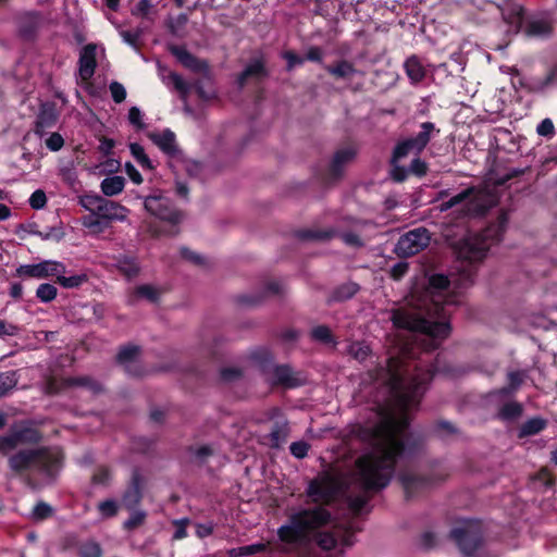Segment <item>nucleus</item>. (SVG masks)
Instances as JSON below:
<instances>
[{
	"label": "nucleus",
	"instance_id": "obj_21",
	"mask_svg": "<svg viewBox=\"0 0 557 557\" xmlns=\"http://www.w3.org/2000/svg\"><path fill=\"white\" fill-rule=\"evenodd\" d=\"M139 354V346L136 345H126L122 347L117 354V361L122 366H124L125 371L133 375H139L140 373L137 371H133V366L136 361V358Z\"/></svg>",
	"mask_w": 557,
	"mask_h": 557
},
{
	"label": "nucleus",
	"instance_id": "obj_33",
	"mask_svg": "<svg viewBox=\"0 0 557 557\" xmlns=\"http://www.w3.org/2000/svg\"><path fill=\"white\" fill-rule=\"evenodd\" d=\"M129 151L133 158L137 161V163L144 170H152L153 165L147 153L145 152L144 147L140 144L132 143L129 144Z\"/></svg>",
	"mask_w": 557,
	"mask_h": 557
},
{
	"label": "nucleus",
	"instance_id": "obj_4",
	"mask_svg": "<svg viewBox=\"0 0 557 557\" xmlns=\"http://www.w3.org/2000/svg\"><path fill=\"white\" fill-rule=\"evenodd\" d=\"M63 455L57 448L22 449L12 455L9 466L14 471L32 470L53 479L62 468Z\"/></svg>",
	"mask_w": 557,
	"mask_h": 557
},
{
	"label": "nucleus",
	"instance_id": "obj_13",
	"mask_svg": "<svg viewBox=\"0 0 557 557\" xmlns=\"http://www.w3.org/2000/svg\"><path fill=\"white\" fill-rule=\"evenodd\" d=\"M39 435L32 428L15 429L8 435L0 436V451L7 453L15 448L20 443L37 442Z\"/></svg>",
	"mask_w": 557,
	"mask_h": 557
},
{
	"label": "nucleus",
	"instance_id": "obj_64",
	"mask_svg": "<svg viewBox=\"0 0 557 557\" xmlns=\"http://www.w3.org/2000/svg\"><path fill=\"white\" fill-rule=\"evenodd\" d=\"M173 523L175 527V532L173 534V539L182 540V539L186 537L187 536L186 527L188 523V519L175 520Z\"/></svg>",
	"mask_w": 557,
	"mask_h": 557
},
{
	"label": "nucleus",
	"instance_id": "obj_53",
	"mask_svg": "<svg viewBox=\"0 0 557 557\" xmlns=\"http://www.w3.org/2000/svg\"><path fill=\"white\" fill-rule=\"evenodd\" d=\"M29 206L35 210L42 209L47 203V197L44 190L37 189L35 190L28 200Z\"/></svg>",
	"mask_w": 557,
	"mask_h": 557
},
{
	"label": "nucleus",
	"instance_id": "obj_28",
	"mask_svg": "<svg viewBox=\"0 0 557 557\" xmlns=\"http://www.w3.org/2000/svg\"><path fill=\"white\" fill-rule=\"evenodd\" d=\"M268 544L265 543H255L250 545L234 547L228 550L230 557H244L256 555L260 553H264L268 550Z\"/></svg>",
	"mask_w": 557,
	"mask_h": 557
},
{
	"label": "nucleus",
	"instance_id": "obj_18",
	"mask_svg": "<svg viewBox=\"0 0 557 557\" xmlns=\"http://www.w3.org/2000/svg\"><path fill=\"white\" fill-rule=\"evenodd\" d=\"M356 156V150L351 147L339 149L335 152L330 165L329 175L331 180H338L344 170V165L351 161Z\"/></svg>",
	"mask_w": 557,
	"mask_h": 557
},
{
	"label": "nucleus",
	"instance_id": "obj_1",
	"mask_svg": "<svg viewBox=\"0 0 557 557\" xmlns=\"http://www.w3.org/2000/svg\"><path fill=\"white\" fill-rule=\"evenodd\" d=\"M436 373L457 376L460 372L440 367L438 360L428 368L406 363L401 357H389L384 364L369 371L370 380L384 388L388 408L377 424L363 430L371 450L356 461L362 487H387L398 460L414 455L421 440L408 431L409 413L418 409L429 383Z\"/></svg>",
	"mask_w": 557,
	"mask_h": 557
},
{
	"label": "nucleus",
	"instance_id": "obj_63",
	"mask_svg": "<svg viewBox=\"0 0 557 557\" xmlns=\"http://www.w3.org/2000/svg\"><path fill=\"white\" fill-rule=\"evenodd\" d=\"M188 21L186 14H178L175 18L171 20L169 23V29L173 35H176L181 28H183Z\"/></svg>",
	"mask_w": 557,
	"mask_h": 557
},
{
	"label": "nucleus",
	"instance_id": "obj_7",
	"mask_svg": "<svg viewBox=\"0 0 557 557\" xmlns=\"http://www.w3.org/2000/svg\"><path fill=\"white\" fill-rule=\"evenodd\" d=\"M144 206L151 215L171 224L170 234L177 232L174 228L182 221L183 213L174 208L169 197L161 193L152 194L146 197Z\"/></svg>",
	"mask_w": 557,
	"mask_h": 557
},
{
	"label": "nucleus",
	"instance_id": "obj_58",
	"mask_svg": "<svg viewBox=\"0 0 557 557\" xmlns=\"http://www.w3.org/2000/svg\"><path fill=\"white\" fill-rule=\"evenodd\" d=\"M170 82L173 84L174 88L181 94L185 95L189 90L188 84L183 79V77L176 73H171L169 75Z\"/></svg>",
	"mask_w": 557,
	"mask_h": 557
},
{
	"label": "nucleus",
	"instance_id": "obj_61",
	"mask_svg": "<svg viewBox=\"0 0 557 557\" xmlns=\"http://www.w3.org/2000/svg\"><path fill=\"white\" fill-rule=\"evenodd\" d=\"M338 236L347 246L361 247L363 245L360 237L354 232H344L338 234Z\"/></svg>",
	"mask_w": 557,
	"mask_h": 557
},
{
	"label": "nucleus",
	"instance_id": "obj_39",
	"mask_svg": "<svg viewBox=\"0 0 557 557\" xmlns=\"http://www.w3.org/2000/svg\"><path fill=\"white\" fill-rule=\"evenodd\" d=\"M143 499L141 490H128L122 498V504L127 510H139L137 507Z\"/></svg>",
	"mask_w": 557,
	"mask_h": 557
},
{
	"label": "nucleus",
	"instance_id": "obj_29",
	"mask_svg": "<svg viewBox=\"0 0 557 557\" xmlns=\"http://www.w3.org/2000/svg\"><path fill=\"white\" fill-rule=\"evenodd\" d=\"M119 271L128 280L134 278L139 273V264L133 257H122L117 260Z\"/></svg>",
	"mask_w": 557,
	"mask_h": 557
},
{
	"label": "nucleus",
	"instance_id": "obj_42",
	"mask_svg": "<svg viewBox=\"0 0 557 557\" xmlns=\"http://www.w3.org/2000/svg\"><path fill=\"white\" fill-rule=\"evenodd\" d=\"M66 382L69 385L85 387L92 393H98L101 389L100 384L89 376L71 377Z\"/></svg>",
	"mask_w": 557,
	"mask_h": 557
},
{
	"label": "nucleus",
	"instance_id": "obj_62",
	"mask_svg": "<svg viewBox=\"0 0 557 557\" xmlns=\"http://www.w3.org/2000/svg\"><path fill=\"white\" fill-rule=\"evenodd\" d=\"M120 35L125 44L133 47L134 49H137V41L140 37V32H132V30H121Z\"/></svg>",
	"mask_w": 557,
	"mask_h": 557
},
{
	"label": "nucleus",
	"instance_id": "obj_32",
	"mask_svg": "<svg viewBox=\"0 0 557 557\" xmlns=\"http://www.w3.org/2000/svg\"><path fill=\"white\" fill-rule=\"evenodd\" d=\"M82 225L94 233H101L108 227L107 223L95 212L84 215L82 218Z\"/></svg>",
	"mask_w": 557,
	"mask_h": 557
},
{
	"label": "nucleus",
	"instance_id": "obj_17",
	"mask_svg": "<svg viewBox=\"0 0 557 557\" xmlns=\"http://www.w3.org/2000/svg\"><path fill=\"white\" fill-rule=\"evenodd\" d=\"M552 33V17L548 13L532 16L525 27V34L533 37H546Z\"/></svg>",
	"mask_w": 557,
	"mask_h": 557
},
{
	"label": "nucleus",
	"instance_id": "obj_48",
	"mask_svg": "<svg viewBox=\"0 0 557 557\" xmlns=\"http://www.w3.org/2000/svg\"><path fill=\"white\" fill-rule=\"evenodd\" d=\"M47 138L45 139L46 147L53 152H57L62 149L64 146V138L61 134L54 132V133H47Z\"/></svg>",
	"mask_w": 557,
	"mask_h": 557
},
{
	"label": "nucleus",
	"instance_id": "obj_22",
	"mask_svg": "<svg viewBox=\"0 0 557 557\" xmlns=\"http://www.w3.org/2000/svg\"><path fill=\"white\" fill-rule=\"evenodd\" d=\"M407 76L412 84L420 83L425 77V69L418 57L412 55L404 64Z\"/></svg>",
	"mask_w": 557,
	"mask_h": 557
},
{
	"label": "nucleus",
	"instance_id": "obj_54",
	"mask_svg": "<svg viewBox=\"0 0 557 557\" xmlns=\"http://www.w3.org/2000/svg\"><path fill=\"white\" fill-rule=\"evenodd\" d=\"M18 332L20 327L17 325L0 319V338L14 337Z\"/></svg>",
	"mask_w": 557,
	"mask_h": 557
},
{
	"label": "nucleus",
	"instance_id": "obj_47",
	"mask_svg": "<svg viewBox=\"0 0 557 557\" xmlns=\"http://www.w3.org/2000/svg\"><path fill=\"white\" fill-rule=\"evenodd\" d=\"M53 513V508L47 503H38L33 510V519L36 521H42L50 518Z\"/></svg>",
	"mask_w": 557,
	"mask_h": 557
},
{
	"label": "nucleus",
	"instance_id": "obj_3",
	"mask_svg": "<svg viewBox=\"0 0 557 557\" xmlns=\"http://www.w3.org/2000/svg\"><path fill=\"white\" fill-rule=\"evenodd\" d=\"M314 503L290 515L277 530L283 544L300 545L314 537L320 552L304 557H343L331 549L351 546L361 531L359 518L370 511L369 502L380 490H307Z\"/></svg>",
	"mask_w": 557,
	"mask_h": 557
},
{
	"label": "nucleus",
	"instance_id": "obj_31",
	"mask_svg": "<svg viewBox=\"0 0 557 557\" xmlns=\"http://www.w3.org/2000/svg\"><path fill=\"white\" fill-rule=\"evenodd\" d=\"M17 382V371L0 372V397L8 395L16 386Z\"/></svg>",
	"mask_w": 557,
	"mask_h": 557
},
{
	"label": "nucleus",
	"instance_id": "obj_36",
	"mask_svg": "<svg viewBox=\"0 0 557 557\" xmlns=\"http://www.w3.org/2000/svg\"><path fill=\"white\" fill-rule=\"evenodd\" d=\"M57 282L64 288H76L87 281L86 274H74L71 276L62 275L59 273L55 275Z\"/></svg>",
	"mask_w": 557,
	"mask_h": 557
},
{
	"label": "nucleus",
	"instance_id": "obj_14",
	"mask_svg": "<svg viewBox=\"0 0 557 557\" xmlns=\"http://www.w3.org/2000/svg\"><path fill=\"white\" fill-rule=\"evenodd\" d=\"M97 47L94 44H88L81 50L78 60V77L87 82L94 74L97 66L96 62Z\"/></svg>",
	"mask_w": 557,
	"mask_h": 557
},
{
	"label": "nucleus",
	"instance_id": "obj_2",
	"mask_svg": "<svg viewBox=\"0 0 557 557\" xmlns=\"http://www.w3.org/2000/svg\"><path fill=\"white\" fill-rule=\"evenodd\" d=\"M508 223L503 212L497 221L488 225L478 236L465 242L459 251L456 274L451 278L444 274L429 277L428 287L416 309L395 310L392 321L396 327L414 332V341L424 351L436 349L450 333L449 317L461 304L462 290L471 286L481 261L490 248L499 243Z\"/></svg>",
	"mask_w": 557,
	"mask_h": 557
},
{
	"label": "nucleus",
	"instance_id": "obj_35",
	"mask_svg": "<svg viewBox=\"0 0 557 557\" xmlns=\"http://www.w3.org/2000/svg\"><path fill=\"white\" fill-rule=\"evenodd\" d=\"M545 425V420L541 418H532L522 424L520 429V437L537 434L544 430Z\"/></svg>",
	"mask_w": 557,
	"mask_h": 557
},
{
	"label": "nucleus",
	"instance_id": "obj_41",
	"mask_svg": "<svg viewBox=\"0 0 557 557\" xmlns=\"http://www.w3.org/2000/svg\"><path fill=\"white\" fill-rule=\"evenodd\" d=\"M348 352L359 362H363L370 355V347L363 342H354L349 345Z\"/></svg>",
	"mask_w": 557,
	"mask_h": 557
},
{
	"label": "nucleus",
	"instance_id": "obj_23",
	"mask_svg": "<svg viewBox=\"0 0 557 557\" xmlns=\"http://www.w3.org/2000/svg\"><path fill=\"white\" fill-rule=\"evenodd\" d=\"M504 20L509 25V30L515 34L519 33L524 21L523 9L521 5H513L507 11L503 12Z\"/></svg>",
	"mask_w": 557,
	"mask_h": 557
},
{
	"label": "nucleus",
	"instance_id": "obj_50",
	"mask_svg": "<svg viewBox=\"0 0 557 557\" xmlns=\"http://www.w3.org/2000/svg\"><path fill=\"white\" fill-rule=\"evenodd\" d=\"M128 121L137 129H143L146 126L144 122V113L135 106L131 107L128 110Z\"/></svg>",
	"mask_w": 557,
	"mask_h": 557
},
{
	"label": "nucleus",
	"instance_id": "obj_12",
	"mask_svg": "<svg viewBox=\"0 0 557 557\" xmlns=\"http://www.w3.org/2000/svg\"><path fill=\"white\" fill-rule=\"evenodd\" d=\"M65 268L63 263L53 260H44L35 264H21L16 269V275L20 277L47 278L63 273Z\"/></svg>",
	"mask_w": 557,
	"mask_h": 557
},
{
	"label": "nucleus",
	"instance_id": "obj_30",
	"mask_svg": "<svg viewBox=\"0 0 557 557\" xmlns=\"http://www.w3.org/2000/svg\"><path fill=\"white\" fill-rule=\"evenodd\" d=\"M325 70L331 75H333L337 78H346V77L354 75L357 72L355 66L350 62L345 61V60H342L334 65H327V66H325Z\"/></svg>",
	"mask_w": 557,
	"mask_h": 557
},
{
	"label": "nucleus",
	"instance_id": "obj_59",
	"mask_svg": "<svg viewBox=\"0 0 557 557\" xmlns=\"http://www.w3.org/2000/svg\"><path fill=\"white\" fill-rule=\"evenodd\" d=\"M409 174V170L405 166L398 165L397 162L392 161L391 176L395 182H404Z\"/></svg>",
	"mask_w": 557,
	"mask_h": 557
},
{
	"label": "nucleus",
	"instance_id": "obj_34",
	"mask_svg": "<svg viewBox=\"0 0 557 557\" xmlns=\"http://www.w3.org/2000/svg\"><path fill=\"white\" fill-rule=\"evenodd\" d=\"M136 297L146 298L151 302H156L159 298V290L152 285L143 284L135 288L134 296H132L128 301L133 304Z\"/></svg>",
	"mask_w": 557,
	"mask_h": 557
},
{
	"label": "nucleus",
	"instance_id": "obj_51",
	"mask_svg": "<svg viewBox=\"0 0 557 557\" xmlns=\"http://www.w3.org/2000/svg\"><path fill=\"white\" fill-rule=\"evenodd\" d=\"M310 445L305 441L293 442L289 446L290 454L297 458L302 459L308 455Z\"/></svg>",
	"mask_w": 557,
	"mask_h": 557
},
{
	"label": "nucleus",
	"instance_id": "obj_45",
	"mask_svg": "<svg viewBox=\"0 0 557 557\" xmlns=\"http://www.w3.org/2000/svg\"><path fill=\"white\" fill-rule=\"evenodd\" d=\"M337 235V233L334 230L329 231H312V230H306L299 232V237L302 239H329Z\"/></svg>",
	"mask_w": 557,
	"mask_h": 557
},
{
	"label": "nucleus",
	"instance_id": "obj_37",
	"mask_svg": "<svg viewBox=\"0 0 557 557\" xmlns=\"http://www.w3.org/2000/svg\"><path fill=\"white\" fill-rule=\"evenodd\" d=\"M358 289L359 287L355 283L343 284L334 290L332 300L343 301L349 299L358 292Z\"/></svg>",
	"mask_w": 557,
	"mask_h": 557
},
{
	"label": "nucleus",
	"instance_id": "obj_19",
	"mask_svg": "<svg viewBox=\"0 0 557 557\" xmlns=\"http://www.w3.org/2000/svg\"><path fill=\"white\" fill-rule=\"evenodd\" d=\"M265 76L267 71L264 69L263 62L259 59H255L240 73L237 78V84L239 88H243L248 79H255L259 82Z\"/></svg>",
	"mask_w": 557,
	"mask_h": 557
},
{
	"label": "nucleus",
	"instance_id": "obj_46",
	"mask_svg": "<svg viewBox=\"0 0 557 557\" xmlns=\"http://www.w3.org/2000/svg\"><path fill=\"white\" fill-rule=\"evenodd\" d=\"M523 381V373L520 371H512L508 373V387H504L499 391L503 395H509L516 391Z\"/></svg>",
	"mask_w": 557,
	"mask_h": 557
},
{
	"label": "nucleus",
	"instance_id": "obj_27",
	"mask_svg": "<svg viewBox=\"0 0 557 557\" xmlns=\"http://www.w3.org/2000/svg\"><path fill=\"white\" fill-rule=\"evenodd\" d=\"M128 511L129 517L123 522L122 528L126 532H134L146 523L147 512L141 509Z\"/></svg>",
	"mask_w": 557,
	"mask_h": 557
},
{
	"label": "nucleus",
	"instance_id": "obj_8",
	"mask_svg": "<svg viewBox=\"0 0 557 557\" xmlns=\"http://www.w3.org/2000/svg\"><path fill=\"white\" fill-rule=\"evenodd\" d=\"M438 131L435 129V125L432 122H424L421 124V129L418 134L412 137L406 138L399 141L393 151L392 161L398 162L400 159L407 157L410 152L419 154L430 143L433 133Z\"/></svg>",
	"mask_w": 557,
	"mask_h": 557
},
{
	"label": "nucleus",
	"instance_id": "obj_40",
	"mask_svg": "<svg viewBox=\"0 0 557 557\" xmlns=\"http://www.w3.org/2000/svg\"><path fill=\"white\" fill-rule=\"evenodd\" d=\"M58 294L57 287L49 283H42L37 287L36 297L45 304L55 299Z\"/></svg>",
	"mask_w": 557,
	"mask_h": 557
},
{
	"label": "nucleus",
	"instance_id": "obj_55",
	"mask_svg": "<svg viewBox=\"0 0 557 557\" xmlns=\"http://www.w3.org/2000/svg\"><path fill=\"white\" fill-rule=\"evenodd\" d=\"M409 173L422 177L428 172V164L420 158H414L409 165Z\"/></svg>",
	"mask_w": 557,
	"mask_h": 557
},
{
	"label": "nucleus",
	"instance_id": "obj_52",
	"mask_svg": "<svg viewBox=\"0 0 557 557\" xmlns=\"http://www.w3.org/2000/svg\"><path fill=\"white\" fill-rule=\"evenodd\" d=\"M111 471L106 467H100L96 470L92 475V482L95 485H108L111 483Z\"/></svg>",
	"mask_w": 557,
	"mask_h": 557
},
{
	"label": "nucleus",
	"instance_id": "obj_56",
	"mask_svg": "<svg viewBox=\"0 0 557 557\" xmlns=\"http://www.w3.org/2000/svg\"><path fill=\"white\" fill-rule=\"evenodd\" d=\"M181 256L182 258L188 260L189 262L197 264V265H203L206 263V259L203 256L196 253L188 248L183 247L181 249Z\"/></svg>",
	"mask_w": 557,
	"mask_h": 557
},
{
	"label": "nucleus",
	"instance_id": "obj_11",
	"mask_svg": "<svg viewBox=\"0 0 557 557\" xmlns=\"http://www.w3.org/2000/svg\"><path fill=\"white\" fill-rule=\"evenodd\" d=\"M262 372L265 375V380L272 386L280 385L287 388H294L302 385L304 383V381L298 377L293 369L287 364H262Z\"/></svg>",
	"mask_w": 557,
	"mask_h": 557
},
{
	"label": "nucleus",
	"instance_id": "obj_25",
	"mask_svg": "<svg viewBox=\"0 0 557 557\" xmlns=\"http://www.w3.org/2000/svg\"><path fill=\"white\" fill-rule=\"evenodd\" d=\"M124 185H125L124 178L122 176L114 175V176L106 177L101 182L100 187H101V191L103 193V195L115 196L123 190Z\"/></svg>",
	"mask_w": 557,
	"mask_h": 557
},
{
	"label": "nucleus",
	"instance_id": "obj_43",
	"mask_svg": "<svg viewBox=\"0 0 557 557\" xmlns=\"http://www.w3.org/2000/svg\"><path fill=\"white\" fill-rule=\"evenodd\" d=\"M79 557H101L102 548L99 543L88 541L81 545L78 549Z\"/></svg>",
	"mask_w": 557,
	"mask_h": 557
},
{
	"label": "nucleus",
	"instance_id": "obj_9",
	"mask_svg": "<svg viewBox=\"0 0 557 557\" xmlns=\"http://www.w3.org/2000/svg\"><path fill=\"white\" fill-rule=\"evenodd\" d=\"M430 239V233L425 227H417L399 237L395 252L399 257L413 256L428 247Z\"/></svg>",
	"mask_w": 557,
	"mask_h": 557
},
{
	"label": "nucleus",
	"instance_id": "obj_16",
	"mask_svg": "<svg viewBox=\"0 0 557 557\" xmlns=\"http://www.w3.org/2000/svg\"><path fill=\"white\" fill-rule=\"evenodd\" d=\"M170 52L184 67L195 73H207L209 71V66L206 61L198 59L183 46H172L170 48Z\"/></svg>",
	"mask_w": 557,
	"mask_h": 557
},
{
	"label": "nucleus",
	"instance_id": "obj_24",
	"mask_svg": "<svg viewBox=\"0 0 557 557\" xmlns=\"http://www.w3.org/2000/svg\"><path fill=\"white\" fill-rule=\"evenodd\" d=\"M289 434V426L287 421H277L273 424L269 434L271 446L274 448L281 447Z\"/></svg>",
	"mask_w": 557,
	"mask_h": 557
},
{
	"label": "nucleus",
	"instance_id": "obj_20",
	"mask_svg": "<svg viewBox=\"0 0 557 557\" xmlns=\"http://www.w3.org/2000/svg\"><path fill=\"white\" fill-rule=\"evenodd\" d=\"M58 121V113L53 108H42L36 121L35 133L39 137H45L47 128H51Z\"/></svg>",
	"mask_w": 557,
	"mask_h": 557
},
{
	"label": "nucleus",
	"instance_id": "obj_5",
	"mask_svg": "<svg viewBox=\"0 0 557 557\" xmlns=\"http://www.w3.org/2000/svg\"><path fill=\"white\" fill-rule=\"evenodd\" d=\"M78 203L88 212L98 214L108 226L113 221H125L129 212L122 205L95 194L81 196Z\"/></svg>",
	"mask_w": 557,
	"mask_h": 557
},
{
	"label": "nucleus",
	"instance_id": "obj_6",
	"mask_svg": "<svg viewBox=\"0 0 557 557\" xmlns=\"http://www.w3.org/2000/svg\"><path fill=\"white\" fill-rule=\"evenodd\" d=\"M450 539L465 555H472L482 544L483 530L478 520H459L450 530Z\"/></svg>",
	"mask_w": 557,
	"mask_h": 557
},
{
	"label": "nucleus",
	"instance_id": "obj_15",
	"mask_svg": "<svg viewBox=\"0 0 557 557\" xmlns=\"http://www.w3.org/2000/svg\"><path fill=\"white\" fill-rule=\"evenodd\" d=\"M148 137L168 157L173 158L180 153L176 136L170 128L152 132Z\"/></svg>",
	"mask_w": 557,
	"mask_h": 557
},
{
	"label": "nucleus",
	"instance_id": "obj_26",
	"mask_svg": "<svg viewBox=\"0 0 557 557\" xmlns=\"http://www.w3.org/2000/svg\"><path fill=\"white\" fill-rule=\"evenodd\" d=\"M121 503L114 498H107L97 505V510L101 519H111L117 516Z\"/></svg>",
	"mask_w": 557,
	"mask_h": 557
},
{
	"label": "nucleus",
	"instance_id": "obj_38",
	"mask_svg": "<svg viewBox=\"0 0 557 557\" xmlns=\"http://www.w3.org/2000/svg\"><path fill=\"white\" fill-rule=\"evenodd\" d=\"M311 337L320 343L332 344L336 346L337 342L334 339L331 330L325 325H318L311 330Z\"/></svg>",
	"mask_w": 557,
	"mask_h": 557
},
{
	"label": "nucleus",
	"instance_id": "obj_60",
	"mask_svg": "<svg viewBox=\"0 0 557 557\" xmlns=\"http://www.w3.org/2000/svg\"><path fill=\"white\" fill-rule=\"evenodd\" d=\"M282 57L287 62V71H292L295 66L302 65L305 62L304 58L297 55L293 51H285V52H283Z\"/></svg>",
	"mask_w": 557,
	"mask_h": 557
},
{
	"label": "nucleus",
	"instance_id": "obj_10",
	"mask_svg": "<svg viewBox=\"0 0 557 557\" xmlns=\"http://www.w3.org/2000/svg\"><path fill=\"white\" fill-rule=\"evenodd\" d=\"M483 198H487L486 202L474 208V211L478 214H484L491 207L495 205V199L490 194L475 195V189L473 187L466 188L459 194L450 197L448 200L443 201L438 206V209L441 212H445L454 207L465 205L468 207V210H471L472 208L469 207L470 201L481 200Z\"/></svg>",
	"mask_w": 557,
	"mask_h": 557
},
{
	"label": "nucleus",
	"instance_id": "obj_49",
	"mask_svg": "<svg viewBox=\"0 0 557 557\" xmlns=\"http://www.w3.org/2000/svg\"><path fill=\"white\" fill-rule=\"evenodd\" d=\"M109 90L115 103H121L125 100L127 94L125 87L121 83L116 81L111 82Z\"/></svg>",
	"mask_w": 557,
	"mask_h": 557
},
{
	"label": "nucleus",
	"instance_id": "obj_44",
	"mask_svg": "<svg viewBox=\"0 0 557 557\" xmlns=\"http://www.w3.org/2000/svg\"><path fill=\"white\" fill-rule=\"evenodd\" d=\"M521 412H522V407L520 404L507 403L500 408L498 416L503 420H513V419L518 418L521 414Z\"/></svg>",
	"mask_w": 557,
	"mask_h": 557
},
{
	"label": "nucleus",
	"instance_id": "obj_57",
	"mask_svg": "<svg viewBox=\"0 0 557 557\" xmlns=\"http://www.w3.org/2000/svg\"><path fill=\"white\" fill-rule=\"evenodd\" d=\"M536 132L540 136L553 137L555 134V127L550 119H544L536 127Z\"/></svg>",
	"mask_w": 557,
	"mask_h": 557
}]
</instances>
